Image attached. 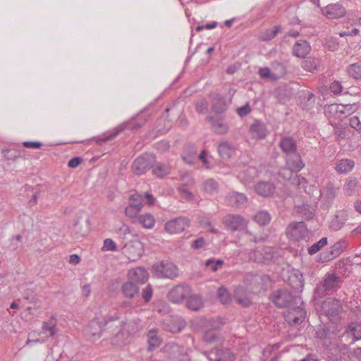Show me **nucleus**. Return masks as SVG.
Returning <instances> with one entry per match:
<instances>
[{"label": "nucleus", "instance_id": "11", "mask_svg": "<svg viewBox=\"0 0 361 361\" xmlns=\"http://www.w3.org/2000/svg\"><path fill=\"white\" fill-rule=\"evenodd\" d=\"M191 293V288L186 285H178L168 293L169 300L173 303H180Z\"/></svg>", "mask_w": 361, "mask_h": 361}, {"label": "nucleus", "instance_id": "52", "mask_svg": "<svg viewBox=\"0 0 361 361\" xmlns=\"http://www.w3.org/2000/svg\"><path fill=\"white\" fill-rule=\"evenodd\" d=\"M358 182L355 178H349L344 185V190L348 195H352Z\"/></svg>", "mask_w": 361, "mask_h": 361}, {"label": "nucleus", "instance_id": "9", "mask_svg": "<svg viewBox=\"0 0 361 361\" xmlns=\"http://www.w3.org/2000/svg\"><path fill=\"white\" fill-rule=\"evenodd\" d=\"M190 225V221L185 216H178L168 221L164 225L165 231L170 234L183 232Z\"/></svg>", "mask_w": 361, "mask_h": 361}, {"label": "nucleus", "instance_id": "59", "mask_svg": "<svg viewBox=\"0 0 361 361\" xmlns=\"http://www.w3.org/2000/svg\"><path fill=\"white\" fill-rule=\"evenodd\" d=\"M219 323L214 319H209L205 323V328L207 329L206 330L213 331L219 329Z\"/></svg>", "mask_w": 361, "mask_h": 361}, {"label": "nucleus", "instance_id": "40", "mask_svg": "<svg viewBox=\"0 0 361 361\" xmlns=\"http://www.w3.org/2000/svg\"><path fill=\"white\" fill-rule=\"evenodd\" d=\"M149 350H152L161 344V340L157 336V331L154 329L149 331L147 334Z\"/></svg>", "mask_w": 361, "mask_h": 361}, {"label": "nucleus", "instance_id": "12", "mask_svg": "<svg viewBox=\"0 0 361 361\" xmlns=\"http://www.w3.org/2000/svg\"><path fill=\"white\" fill-rule=\"evenodd\" d=\"M305 316L306 311L301 306L289 308L285 313L286 321L290 325H298L302 323Z\"/></svg>", "mask_w": 361, "mask_h": 361}, {"label": "nucleus", "instance_id": "57", "mask_svg": "<svg viewBox=\"0 0 361 361\" xmlns=\"http://www.w3.org/2000/svg\"><path fill=\"white\" fill-rule=\"evenodd\" d=\"M272 73L273 72L271 71V68L267 67L261 68L259 70V76L264 79H269L272 80Z\"/></svg>", "mask_w": 361, "mask_h": 361}, {"label": "nucleus", "instance_id": "56", "mask_svg": "<svg viewBox=\"0 0 361 361\" xmlns=\"http://www.w3.org/2000/svg\"><path fill=\"white\" fill-rule=\"evenodd\" d=\"M152 288L150 285H147L142 291V297L145 302H148L152 297Z\"/></svg>", "mask_w": 361, "mask_h": 361}, {"label": "nucleus", "instance_id": "3", "mask_svg": "<svg viewBox=\"0 0 361 361\" xmlns=\"http://www.w3.org/2000/svg\"><path fill=\"white\" fill-rule=\"evenodd\" d=\"M120 316L116 314L114 317H109L103 324L99 319H94L83 329V335L90 341H95L99 339L102 335L103 326L106 325L109 322L118 319Z\"/></svg>", "mask_w": 361, "mask_h": 361}, {"label": "nucleus", "instance_id": "6", "mask_svg": "<svg viewBox=\"0 0 361 361\" xmlns=\"http://www.w3.org/2000/svg\"><path fill=\"white\" fill-rule=\"evenodd\" d=\"M226 229L235 232L245 231L248 221L240 214H228L222 220Z\"/></svg>", "mask_w": 361, "mask_h": 361}, {"label": "nucleus", "instance_id": "58", "mask_svg": "<svg viewBox=\"0 0 361 361\" xmlns=\"http://www.w3.org/2000/svg\"><path fill=\"white\" fill-rule=\"evenodd\" d=\"M349 124L350 127L361 133V122L357 116L350 118Z\"/></svg>", "mask_w": 361, "mask_h": 361}, {"label": "nucleus", "instance_id": "37", "mask_svg": "<svg viewBox=\"0 0 361 361\" xmlns=\"http://www.w3.org/2000/svg\"><path fill=\"white\" fill-rule=\"evenodd\" d=\"M272 80L275 81L282 78L286 74V68L280 62L275 61L271 65Z\"/></svg>", "mask_w": 361, "mask_h": 361}, {"label": "nucleus", "instance_id": "15", "mask_svg": "<svg viewBox=\"0 0 361 361\" xmlns=\"http://www.w3.org/2000/svg\"><path fill=\"white\" fill-rule=\"evenodd\" d=\"M322 13L329 19H337L346 13L345 8L340 4H329L322 9Z\"/></svg>", "mask_w": 361, "mask_h": 361}, {"label": "nucleus", "instance_id": "4", "mask_svg": "<svg viewBox=\"0 0 361 361\" xmlns=\"http://www.w3.org/2000/svg\"><path fill=\"white\" fill-rule=\"evenodd\" d=\"M154 163V156L151 154L145 153L137 157L133 161L131 169L135 175L141 176L152 169Z\"/></svg>", "mask_w": 361, "mask_h": 361}, {"label": "nucleus", "instance_id": "54", "mask_svg": "<svg viewBox=\"0 0 361 361\" xmlns=\"http://www.w3.org/2000/svg\"><path fill=\"white\" fill-rule=\"evenodd\" d=\"M102 250L103 251H116L117 246L111 238H106L104 241V245Z\"/></svg>", "mask_w": 361, "mask_h": 361}, {"label": "nucleus", "instance_id": "46", "mask_svg": "<svg viewBox=\"0 0 361 361\" xmlns=\"http://www.w3.org/2000/svg\"><path fill=\"white\" fill-rule=\"evenodd\" d=\"M327 238H322L318 242L313 244L308 248V253L310 255H314L315 253L318 252L323 247L327 245Z\"/></svg>", "mask_w": 361, "mask_h": 361}, {"label": "nucleus", "instance_id": "8", "mask_svg": "<svg viewBox=\"0 0 361 361\" xmlns=\"http://www.w3.org/2000/svg\"><path fill=\"white\" fill-rule=\"evenodd\" d=\"M143 252V245L138 240L129 241L122 248V253L132 262L139 259Z\"/></svg>", "mask_w": 361, "mask_h": 361}, {"label": "nucleus", "instance_id": "2", "mask_svg": "<svg viewBox=\"0 0 361 361\" xmlns=\"http://www.w3.org/2000/svg\"><path fill=\"white\" fill-rule=\"evenodd\" d=\"M132 331L133 325L123 321L110 325L107 340L114 345H123L132 334Z\"/></svg>", "mask_w": 361, "mask_h": 361}, {"label": "nucleus", "instance_id": "41", "mask_svg": "<svg viewBox=\"0 0 361 361\" xmlns=\"http://www.w3.org/2000/svg\"><path fill=\"white\" fill-rule=\"evenodd\" d=\"M253 220L261 226H265L269 224L271 215L267 211H259L253 216Z\"/></svg>", "mask_w": 361, "mask_h": 361}, {"label": "nucleus", "instance_id": "55", "mask_svg": "<svg viewBox=\"0 0 361 361\" xmlns=\"http://www.w3.org/2000/svg\"><path fill=\"white\" fill-rule=\"evenodd\" d=\"M202 338L206 343H212L216 340V335L214 331L205 330Z\"/></svg>", "mask_w": 361, "mask_h": 361}, {"label": "nucleus", "instance_id": "26", "mask_svg": "<svg viewBox=\"0 0 361 361\" xmlns=\"http://www.w3.org/2000/svg\"><path fill=\"white\" fill-rule=\"evenodd\" d=\"M275 186L271 182H260L255 185V191L259 195L268 197L274 194Z\"/></svg>", "mask_w": 361, "mask_h": 361}, {"label": "nucleus", "instance_id": "63", "mask_svg": "<svg viewBox=\"0 0 361 361\" xmlns=\"http://www.w3.org/2000/svg\"><path fill=\"white\" fill-rule=\"evenodd\" d=\"M204 245H205V240H204V238L200 237V238L195 240L192 242L191 246L192 248L197 250V249L203 247Z\"/></svg>", "mask_w": 361, "mask_h": 361}, {"label": "nucleus", "instance_id": "25", "mask_svg": "<svg viewBox=\"0 0 361 361\" xmlns=\"http://www.w3.org/2000/svg\"><path fill=\"white\" fill-rule=\"evenodd\" d=\"M348 213L345 211L338 212L332 219L330 223V228L334 231L340 230L348 219Z\"/></svg>", "mask_w": 361, "mask_h": 361}, {"label": "nucleus", "instance_id": "51", "mask_svg": "<svg viewBox=\"0 0 361 361\" xmlns=\"http://www.w3.org/2000/svg\"><path fill=\"white\" fill-rule=\"evenodd\" d=\"M217 361H234L233 355L228 350H219Z\"/></svg>", "mask_w": 361, "mask_h": 361}, {"label": "nucleus", "instance_id": "49", "mask_svg": "<svg viewBox=\"0 0 361 361\" xmlns=\"http://www.w3.org/2000/svg\"><path fill=\"white\" fill-rule=\"evenodd\" d=\"M224 262L222 259L215 260L214 259H209L205 262V267L210 269L212 271H216L219 267L224 264Z\"/></svg>", "mask_w": 361, "mask_h": 361}, {"label": "nucleus", "instance_id": "1", "mask_svg": "<svg viewBox=\"0 0 361 361\" xmlns=\"http://www.w3.org/2000/svg\"><path fill=\"white\" fill-rule=\"evenodd\" d=\"M279 147L286 154L287 169H283L280 172L288 180H291L293 184L300 185L306 180L303 177L295 173L300 171L304 166L300 155L297 152L295 140L292 137L284 136L281 139Z\"/></svg>", "mask_w": 361, "mask_h": 361}, {"label": "nucleus", "instance_id": "17", "mask_svg": "<svg viewBox=\"0 0 361 361\" xmlns=\"http://www.w3.org/2000/svg\"><path fill=\"white\" fill-rule=\"evenodd\" d=\"M162 326L164 330L175 334L181 331L185 328V322L181 318L171 317L165 319Z\"/></svg>", "mask_w": 361, "mask_h": 361}, {"label": "nucleus", "instance_id": "36", "mask_svg": "<svg viewBox=\"0 0 361 361\" xmlns=\"http://www.w3.org/2000/svg\"><path fill=\"white\" fill-rule=\"evenodd\" d=\"M207 120L212 123L214 132L217 134H225L228 131V126L221 120H214L212 117L208 116Z\"/></svg>", "mask_w": 361, "mask_h": 361}, {"label": "nucleus", "instance_id": "24", "mask_svg": "<svg viewBox=\"0 0 361 361\" xmlns=\"http://www.w3.org/2000/svg\"><path fill=\"white\" fill-rule=\"evenodd\" d=\"M247 201L243 193L232 192L226 196V202L231 207H240Z\"/></svg>", "mask_w": 361, "mask_h": 361}, {"label": "nucleus", "instance_id": "31", "mask_svg": "<svg viewBox=\"0 0 361 361\" xmlns=\"http://www.w3.org/2000/svg\"><path fill=\"white\" fill-rule=\"evenodd\" d=\"M122 293L125 297L128 298H133L139 292L138 287L133 281H128L125 283L121 288Z\"/></svg>", "mask_w": 361, "mask_h": 361}, {"label": "nucleus", "instance_id": "27", "mask_svg": "<svg viewBox=\"0 0 361 361\" xmlns=\"http://www.w3.org/2000/svg\"><path fill=\"white\" fill-rule=\"evenodd\" d=\"M310 46L307 41H300L295 44L293 51V54L300 58L305 57L310 51Z\"/></svg>", "mask_w": 361, "mask_h": 361}, {"label": "nucleus", "instance_id": "61", "mask_svg": "<svg viewBox=\"0 0 361 361\" xmlns=\"http://www.w3.org/2000/svg\"><path fill=\"white\" fill-rule=\"evenodd\" d=\"M219 350L215 349L205 353L204 354L209 361H217V358L219 357Z\"/></svg>", "mask_w": 361, "mask_h": 361}, {"label": "nucleus", "instance_id": "23", "mask_svg": "<svg viewBox=\"0 0 361 361\" xmlns=\"http://www.w3.org/2000/svg\"><path fill=\"white\" fill-rule=\"evenodd\" d=\"M128 277L134 282L144 283L148 279V273L144 268L137 267L129 271Z\"/></svg>", "mask_w": 361, "mask_h": 361}, {"label": "nucleus", "instance_id": "32", "mask_svg": "<svg viewBox=\"0 0 361 361\" xmlns=\"http://www.w3.org/2000/svg\"><path fill=\"white\" fill-rule=\"evenodd\" d=\"M354 167V161L350 159H341L336 162V170L338 173H346Z\"/></svg>", "mask_w": 361, "mask_h": 361}, {"label": "nucleus", "instance_id": "39", "mask_svg": "<svg viewBox=\"0 0 361 361\" xmlns=\"http://www.w3.org/2000/svg\"><path fill=\"white\" fill-rule=\"evenodd\" d=\"M140 224H141L145 228H152L154 227L155 224V219L151 214H144L140 215L137 220Z\"/></svg>", "mask_w": 361, "mask_h": 361}, {"label": "nucleus", "instance_id": "53", "mask_svg": "<svg viewBox=\"0 0 361 361\" xmlns=\"http://www.w3.org/2000/svg\"><path fill=\"white\" fill-rule=\"evenodd\" d=\"M208 102L205 99H201L195 102V109L199 114H204L208 110Z\"/></svg>", "mask_w": 361, "mask_h": 361}, {"label": "nucleus", "instance_id": "60", "mask_svg": "<svg viewBox=\"0 0 361 361\" xmlns=\"http://www.w3.org/2000/svg\"><path fill=\"white\" fill-rule=\"evenodd\" d=\"M343 87L338 81L333 82L330 85V90L334 94H339L342 92Z\"/></svg>", "mask_w": 361, "mask_h": 361}, {"label": "nucleus", "instance_id": "50", "mask_svg": "<svg viewBox=\"0 0 361 361\" xmlns=\"http://www.w3.org/2000/svg\"><path fill=\"white\" fill-rule=\"evenodd\" d=\"M336 189L332 183H328L322 194L328 200H333L336 196Z\"/></svg>", "mask_w": 361, "mask_h": 361}, {"label": "nucleus", "instance_id": "47", "mask_svg": "<svg viewBox=\"0 0 361 361\" xmlns=\"http://www.w3.org/2000/svg\"><path fill=\"white\" fill-rule=\"evenodd\" d=\"M23 298L28 301L30 303L34 305H37V303L40 302V300L38 299L37 295L31 288H27L24 290Z\"/></svg>", "mask_w": 361, "mask_h": 361}, {"label": "nucleus", "instance_id": "38", "mask_svg": "<svg viewBox=\"0 0 361 361\" xmlns=\"http://www.w3.org/2000/svg\"><path fill=\"white\" fill-rule=\"evenodd\" d=\"M346 71L350 77L357 80H361V61L349 65Z\"/></svg>", "mask_w": 361, "mask_h": 361}, {"label": "nucleus", "instance_id": "29", "mask_svg": "<svg viewBox=\"0 0 361 361\" xmlns=\"http://www.w3.org/2000/svg\"><path fill=\"white\" fill-rule=\"evenodd\" d=\"M171 171V166L167 164L159 162L152 166V173L157 177H164L169 174Z\"/></svg>", "mask_w": 361, "mask_h": 361}, {"label": "nucleus", "instance_id": "22", "mask_svg": "<svg viewBox=\"0 0 361 361\" xmlns=\"http://www.w3.org/2000/svg\"><path fill=\"white\" fill-rule=\"evenodd\" d=\"M348 247V243L345 240H341L336 243L330 247L329 253L324 254V260L329 261L340 255Z\"/></svg>", "mask_w": 361, "mask_h": 361}, {"label": "nucleus", "instance_id": "33", "mask_svg": "<svg viewBox=\"0 0 361 361\" xmlns=\"http://www.w3.org/2000/svg\"><path fill=\"white\" fill-rule=\"evenodd\" d=\"M340 278L335 274H327L324 281V287L326 290H331L339 286Z\"/></svg>", "mask_w": 361, "mask_h": 361}, {"label": "nucleus", "instance_id": "7", "mask_svg": "<svg viewBox=\"0 0 361 361\" xmlns=\"http://www.w3.org/2000/svg\"><path fill=\"white\" fill-rule=\"evenodd\" d=\"M154 274L158 278L173 279L178 276V268L169 262H160L152 267Z\"/></svg>", "mask_w": 361, "mask_h": 361}, {"label": "nucleus", "instance_id": "43", "mask_svg": "<svg viewBox=\"0 0 361 361\" xmlns=\"http://www.w3.org/2000/svg\"><path fill=\"white\" fill-rule=\"evenodd\" d=\"M227 109L226 103L224 99L221 97H216L214 99L212 105V111L216 114H222Z\"/></svg>", "mask_w": 361, "mask_h": 361}, {"label": "nucleus", "instance_id": "45", "mask_svg": "<svg viewBox=\"0 0 361 361\" xmlns=\"http://www.w3.org/2000/svg\"><path fill=\"white\" fill-rule=\"evenodd\" d=\"M218 152L222 159H228L231 156V145L226 142H221L218 147Z\"/></svg>", "mask_w": 361, "mask_h": 361}, {"label": "nucleus", "instance_id": "30", "mask_svg": "<svg viewBox=\"0 0 361 361\" xmlns=\"http://www.w3.org/2000/svg\"><path fill=\"white\" fill-rule=\"evenodd\" d=\"M187 307L193 311H198L203 307V301L202 298L197 295H191L187 298Z\"/></svg>", "mask_w": 361, "mask_h": 361}, {"label": "nucleus", "instance_id": "18", "mask_svg": "<svg viewBox=\"0 0 361 361\" xmlns=\"http://www.w3.org/2000/svg\"><path fill=\"white\" fill-rule=\"evenodd\" d=\"M292 300L291 294L285 290H278L272 296V301L279 307H286Z\"/></svg>", "mask_w": 361, "mask_h": 361}, {"label": "nucleus", "instance_id": "19", "mask_svg": "<svg viewBox=\"0 0 361 361\" xmlns=\"http://www.w3.org/2000/svg\"><path fill=\"white\" fill-rule=\"evenodd\" d=\"M90 231V221L88 219H80L73 225V232L76 238L84 237Z\"/></svg>", "mask_w": 361, "mask_h": 361}, {"label": "nucleus", "instance_id": "10", "mask_svg": "<svg viewBox=\"0 0 361 361\" xmlns=\"http://www.w3.org/2000/svg\"><path fill=\"white\" fill-rule=\"evenodd\" d=\"M322 309L325 314L331 319H336L342 311V305L339 300L329 298L326 299L322 305Z\"/></svg>", "mask_w": 361, "mask_h": 361}, {"label": "nucleus", "instance_id": "44", "mask_svg": "<svg viewBox=\"0 0 361 361\" xmlns=\"http://www.w3.org/2000/svg\"><path fill=\"white\" fill-rule=\"evenodd\" d=\"M281 30V26L277 25L274 26L271 29L267 30L265 32H262L259 36V39L261 41H269L274 38L278 33V32Z\"/></svg>", "mask_w": 361, "mask_h": 361}, {"label": "nucleus", "instance_id": "13", "mask_svg": "<svg viewBox=\"0 0 361 361\" xmlns=\"http://www.w3.org/2000/svg\"><path fill=\"white\" fill-rule=\"evenodd\" d=\"M130 204L125 209V214L128 217H135L142 207L143 196L135 193L130 196Z\"/></svg>", "mask_w": 361, "mask_h": 361}, {"label": "nucleus", "instance_id": "34", "mask_svg": "<svg viewBox=\"0 0 361 361\" xmlns=\"http://www.w3.org/2000/svg\"><path fill=\"white\" fill-rule=\"evenodd\" d=\"M202 189L204 192L212 195L218 192L219 184L214 179L208 178L202 183Z\"/></svg>", "mask_w": 361, "mask_h": 361}, {"label": "nucleus", "instance_id": "14", "mask_svg": "<svg viewBox=\"0 0 361 361\" xmlns=\"http://www.w3.org/2000/svg\"><path fill=\"white\" fill-rule=\"evenodd\" d=\"M146 122V120H145L143 122H137V121H130L128 123H126L123 124V127H122L119 130H115L114 133H112L111 135L101 137V138H97L96 139V143L98 145H102L104 142H106L108 141H110L113 140L114 137H116L123 129H129L132 130H137L140 128H141L144 123Z\"/></svg>", "mask_w": 361, "mask_h": 361}, {"label": "nucleus", "instance_id": "5", "mask_svg": "<svg viewBox=\"0 0 361 361\" xmlns=\"http://www.w3.org/2000/svg\"><path fill=\"white\" fill-rule=\"evenodd\" d=\"M286 235L293 241L304 240L309 235V230L303 221L290 223L286 228Z\"/></svg>", "mask_w": 361, "mask_h": 361}, {"label": "nucleus", "instance_id": "42", "mask_svg": "<svg viewBox=\"0 0 361 361\" xmlns=\"http://www.w3.org/2000/svg\"><path fill=\"white\" fill-rule=\"evenodd\" d=\"M319 60L316 58H307L302 62V67L307 71L313 72L318 69Z\"/></svg>", "mask_w": 361, "mask_h": 361}, {"label": "nucleus", "instance_id": "62", "mask_svg": "<svg viewBox=\"0 0 361 361\" xmlns=\"http://www.w3.org/2000/svg\"><path fill=\"white\" fill-rule=\"evenodd\" d=\"M181 196L188 200H190L193 199V195L191 192H190L188 189L184 187L180 188L178 189Z\"/></svg>", "mask_w": 361, "mask_h": 361}, {"label": "nucleus", "instance_id": "21", "mask_svg": "<svg viewBox=\"0 0 361 361\" xmlns=\"http://www.w3.org/2000/svg\"><path fill=\"white\" fill-rule=\"evenodd\" d=\"M234 298L237 302L243 307H248L251 305L250 293L243 286H239L235 288Z\"/></svg>", "mask_w": 361, "mask_h": 361}, {"label": "nucleus", "instance_id": "20", "mask_svg": "<svg viewBox=\"0 0 361 361\" xmlns=\"http://www.w3.org/2000/svg\"><path fill=\"white\" fill-rule=\"evenodd\" d=\"M249 132L252 138L263 139L267 136L268 130L264 123L256 120L250 126Z\"/></svg>", "mask_w": 361, "mask_h": 361}, {"label": "nucleus", "instance_id": "48", "mask_svg": "<svg viewBox=\"0 0 361 361\" xmlns=\"http://www.w3.org/2000/svg\"><path fill=\"white\" fill-rule=\"evenodd\" d=\"M218 298L224 305L228 304L231 301V295L228 290L224 287H221L219 288Z\"/></svg>", "mask_w": 361, "mask_h": 361}, {"label": "nucleus", "instance_id": "64", "mask_svg": "<svg viewBox=\"0 0 361 361\" xmlns=\"http://www.w3.org/2000/svg\"><path fill=\"white\" fill-rule=\"evenodd\" d=\"M269 361H292L285 353H280L272 357Z\"/></svg>", "mask_w": 361, "mask_h": 361}, {"label": "nucleus", "instance_id": "16", "mask_svg": "<svg viewBox=\"0 0 361 361\" xmlns=\"http://www.w3.org/2000/svg\"><path fill=\"white\" fill-rule=\"evenodd\" d=\"M273 257L271 249L269 247H258L249 253V258L256 262H265Z\"/></svg>", "mask_w": 361, "mask_h": 361}, {"label": "nucleus", "instance_id": "35", "mask_svg": "<svg viewBox=\"0 0 361 361\" xmlns=\"http://www.w3.org/2000/svg\"><path fill=\"white\" fill-rule=\"evenodd\" d=\"M56 319L54 315H52L49 321L43 322L42 331L43 333L48 332L49 336L52 337L56 334Z\"/></svg>", "mask_w": 361, "mask_h": 361}, {"label": "nucleus", "instance_id": "28", "mask_svg": "<svg viewBox=\"0 0 361 361\" xmlns=\"http://www.w3.org/2000/svg\"><path fill=\"white\" fill-rule=\"evenodd\" d=\"M345 333L351 336L354 341L361 339V322H352L345 330Z\"/></svg>", "mask_w": 361, "mask_h": 361}]
</instances>
